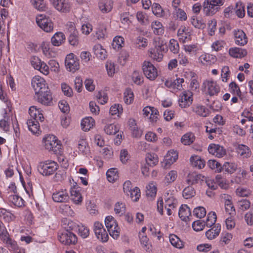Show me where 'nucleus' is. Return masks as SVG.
I'll list each match as a JSON object with an SVG mask.
<instances>
[{
	"label": "nucleus",
	"mask_w": 253,
	"mask_h": 253,
	"mask_svg": "<svg viewBox=\"0 0 253 253\" xmlns=\"http://www.w3.org/2000/svg\"><path fill=\"white\" fill-rule=\"evenodd\" d=\"M58 169V164L52 160L41 162L38 165L39 172L44 176H49L53 174Z\"/></svg>",
	"instance_id": "nucleus-1"
},
{
	"label": "nucleus",
	"mask_w": 253,
	"mask_h": 253,
	"mask_svg": "<svg viewBox=\"0 0 253 253\" xmlns=\"http://www.w3.org/2000/svg\"><path fill=\"white\" fill-rule=\"evenodd\" d=\"M45 148L55 154H59L62 152V145L60 142L53 135H48L42 140Z\"/></svg>",
	"instance_id": "nucleus-2"
},
{
	"label": "nucleus",
	"mask_w": 253,
	"mask_h": 253,
	"mask_svg": "<svg viewBox=\"0 0 253 253\" xmlns=\"http://www.w3.org/2000/svg\"><path fill=\"white\" fill-rule=\"evenodd\" d=\"M225 0H205L203 3V11L207 16L215 14L223 5Z\"/></svg>",
	"instance_id": "nucleus-3"
},
{
	"label": "nucleus",
	"mask_w": 253,
	"mask_h": 253,
	"mask_svg": "<svg viewBox=\"0 0 253 253\" xmlns=\"http://www.w3.org/2000/svg\"><path fill=\"white\" fill-rule=\"evenodd\" d=\"M174 191H167L164 195L165 208L168 215H171L176 210L178 201L174 194Z\"/></svg>",
	"instance_id": "nucleus-4"
},
{
	"label": "nucleus",
	"mask_w": 253,
	"mask_h": 253,
	"mask_svg": "<svg viewBox=\"0 0 253 253\" xmlns=\"http://www.w3.org/2000/svg\"><path fill=\"white\" fill-rule=\"evenodd\" d=\"M105 224L110 235L115 239H117L120 235V228L114 217L111 215L106 216Z\"/></svg>",
	"instance_id": "nucleus-5"
},
{
	"label": "nucleus",
	"mask_w": 253,
	"mask_h": 253,
	"mask_svg": "<svg viewBox=\"0 0 253 253\" xmlns=\"http://www.w3.org/2000/svg\"><path fill=\"white\" fill-rule=\"evenodd\" d=\"M58 240L61 243L67 246L75 245L78 240L76 235L68 230L59 233Z\"/></svg>",
	"instance_id": "nucleus-6"
},
{
	"label": "nucleus",
	"mask_w": 253,
	"mask_h": 253,
	"mask_svg": "<svg viewBox=\"0 0 253 253\" xmlns=\"http://www.w3.org/2000/svg\"><path fill=\"white\" fill-rule=\"evenodd\" d=\"M38 25L45 32H50L53 29V24L51 21L43 15H40L36 17Z\"/></svg>",
	"instance_id": "nucleus-7"
},
{
	"label": "nucleus",
	"mask_w": 253,
	"mask_h": 253,
	"mask_svg": "<svg viewBox=\"0 0 253 253\" xmlns=\"http://www.w3.org/2000/svg\"><path fill=\"white\" fill-rule=\"evenodd\" d=\"M193 102V93L189 90L183 91L180 94L178 104L181 108L190 106Z\"/></svg>",
	"instance_id": "nucleus-8"
},
{
	"label": "nucleus",
	"mask_w": 253,
	"mask_h": 253,
	"mask_svg": "<svg viewBox=\"0 0 253 253\" xmlns=\"http://www.w3.org/2000/svg\"><path fill=\"white\" fill-rule=\"evenodd\" d=\"M32 85L35 90L36 94L44 90H47L48 87L45 83V81L39 76H36L32 80Z\"/></svg>",
	"instance_id": "nucleus-9"
},
{
	"label": "nucleus",
	"mask_w": 253,
	"mask_h": 253,
	"mask_svg": "<svg viewBox=\"0 0 253 253\" xmlns=\"http://www.w3.org/2000/svg\"><path fill=\"white\" fill-rule=\"evenodd\" d=\"M93 228L94 232L98 239L103 242L108 241V235L101 223L98 221H95L93 224Z\"/></svg>",
	"instance_id": "nucleus-10"
},
{
	"label": "nucleus",
	"mask_w": 253,
	"mask_h": 253,
	"mask_svg": "<svg viewBox=\"0 0 253 253\" xmlns=\"http://www.w3.org/2000/svg\"><path fill=\"white\" fill-rule=\"evenodd\" d=\"M142 69L145 76L150 80H154L157 77V71L154 66L149 61H144Z\"/></svg>",
	"instance_id": "nucleus-11"
},
{
	"label": "nucleus",
	"mask_w": 253,
	"mask_h": 253,
	"mask_svg": "<svg viewBox=\"0 0 253 253\" xmlns=\"http://www.w3.org/2000/svg\"><path fill=\"white\" fill-rule=\"evenodd\" d=\"M65 64L67 69L70 72H74L79 69V60L73 53H70L67 55Z\"/></svg>",
	"instance_id": "nucleus-12"
},
{
	"label": "nucleus",
	"mask_w": 253,
	"mask_h": 253,
	"mask_svg": "<svg viewBox=\"0 0 253 253\" xmlns=\"http://www.w3.org/2000/svg\"><path fill=\"white\" fill-rule=\"evenodd\" d=\"M50 1L59 11L67 13L70 10L71 5L69 0H50Z\"/></svg>",
	"instance_id": "nucleus-13"
},
{
	"label": "nucleus",
	"mask_w": 253,
	"mask_h": 253,
	"mask_svg": "<svg viewBox=\"0 0 253 253\" xmlns=\"http://www.w3.org/2000/svg\"><path fill=\"white\" fill-rule=\"evenodd\" d=\"M36 94L38 101L44 105H50L52 103V96L49 88Z\"/></svg>",
	"instance_id": "nucleus-14"
},
{
	"label": "nucleus",
	"mask_w": 253,
	"mask_h": 253,
	"mask_svg": "<svg viewBox=\"0 0 253 253\" xmlns=\"http://www.w3.org/2000/svg\"><path fill=\"white\" fill-rule=\"evenodd\" d=\"M208 151L217 158H222L226 155V150L219 144H210L208 147Z\"/></svg>",
	"instance_id": "nucleus-15"
},
{
	"label": "nucleus",
	"mask_w": 253,
	"mask_h": 253,
	"mask_svg": "<svg viewBox=\"0 0 253 253\" xmlns=\"http://www.w3.org/2000/svg\"><path fill=\"white\" fill-rule=\"evenodd\" d=\"M205 91L211 96L217 94L220 91V87L215 82L207 81L203 83Z\"/></svg>",
	"instance_id": "nucleus-16"
},
{
	"label": "nucleus",
	"mask_w": 253,
	"mask_h": 253,
	"mask_svg": "<svg viewBox=\"0 0 253 253\" xmlns=\"http://www.w3.org/2000/svg\"><path fill=\"white\" fill-rule=\"evenodd\" d=\"M143 112L144 117H147L151 122H156L158 119L159 111L153 107L146 106L144 107Z\"/></svg>",
	"instance_id": "nucleus-17"
},
{
	"label": "nucleus",
	"mask_w": 253,
	"mask_h": 253,
	"mask_svg": "<svg viewBox=\"0 0 253 253\" xmlns=\"http://www.w3.org/2000/svg\"><path fill=\"white\" fill-rule=\"evenodd\" d=\"M178 153L173 150L169 151L165 157L164 160V167L166 169L168 168L172 164H173L178 159Z\"/></svg>",
	"instance_id": "nucleus-18"
},
{
	"label": "nucleus",
	"mask_w": 253,
	"mask_h": 253,
	"mask_svg": "<svg viewBox=\"0 0 253 253\" xmlns=\"http://www.w3.org/2000/svg\"><path fill=\"white\" fill-rule=\"evenodd\" d=\"M53 200L57 203L66 202L69 199V196L66 189L56 191L52 194Z\"/></svg>",
	"instance_id": "nucleus-19"
},
{
	"label": "nucleus",
	"mask_w": 253,
	"mask_h": 253,
	"mask_svg": "<svg viewBox=\"0 0 253 253\" xmlns=\"http://www.w3.org/2000/svg\"><path fill=\"white\" fill-rule=\"evenodd\" d=\"M234 35L235 37V42L236 44L243 46L247 43V37L243 30H234Z\"/></svg>",
	"instance_id": "nucleus-20"
},
{
	"label": "nucleus",
	"mask_w": 253,
	"mask_h": 253,
	"mask_svg": "<svg viewBox=\"0 0 253 253\" xmlns=\"http://www.w3.org/2000/svg\"><path fill=\"white\" fill-rule=\"evenodd\" d=\"M149 56L154 60L160 62L163 58L162 47L160 45L156 46L149 50Z\"/></svg>",
	"instance_id": "nucleus-21"
},
{
	"label": "nucleus",
	"mask_w": 253,
	"mask_h": 253,
	"mask_svg": "<svg viewBox=\"0 0 253 253\" xmlns=\"http://www.w3.org/2000/svg\"><path fill=\"white\" fill-rule=\"evenodd\" d=\"M238 155L241 159H248L252 155L250 148L244 144H239L237 148Z\"/></svg>",
	"instance_id": "nucleus-22"
},
{
	"label": "nucleus",
	"mask_w": 253,
	"mask_h": 253,
	"mask_svg": "<svg viewBox=\"0 0 253 253\" xmlns=\"http://www.w3.org/2000/svg\"><path fill=\"white\" fill-rule=\"evenodd\" d=\"M41 111V110L38 109L36 106H31L29 109V113L30 115V118L29 119L42 122L44 118Z\"/></svg>",
	"instance_id": "nucleus-23"
},
{
	"label": "nucleus",
	"mask_w": 253,
	"mask_h": 253,
	"mask_svg": "<svg viewBox=\"0 0 253 253\" xmlns=\"http://www.w3.org/2000/svg\"><path fill=\"white\" fill-rule=\"evenodd\" d=\"M69 228L71 230H73L74 229L78 230L79 235H80L83 238H86L89 236V229L82 223L78 225H74V226L71 225L69 226Z\"/></svg>",
	"instance_id": "nucleus-24"
},
{
	"label": "nucleus",
	"mask_w": 253,
	"mask_h": 253,
	"mask_svg": "<svg viewBox=\"0 0 253 253\" xmlns=\"http://www.w3.org/2000/svg\"><path fill=\"white\" fill-rule=\"evenodd\" d=\"M178 215L183 221H187L191 215V210L187 205H182L179 209Z\"/></svg>",
	"instance_id": "nucleus-25"
},
{
	"label": "nucleus",
	"mask_w": 253,
	"mask_h": 253,
	"mask_svg": "<svg viewBox=\"0 0 253 253\" xmlns=\"http://www.w3.org/2000/svg\"><path fill=\"white\" fill-rule=\"evenodd\" d=\"M2 241L6 245L5 247L9 250H11L15 253H19L20 252V250L17 245V242L11 239L10 236L5 239H3Z\"/></svg>",
	"instance_id": "nucleus-26"
},
{
	"label": "nucleus",
	"mask_w": 253,
	"mask_h": 253,
	"mask_svg": "<svg viewBox=\"0 0 253 253\" xmlns=\"http://www.w3.org/2000/svg\"><path fill=\"white\" fill-rule=\"evenodd\" d=\"M98 7L102 13H108L112 9L113 1L112 0H100Z\"/></svg>",
	"instance_id": "nucleus-27"
},
{
	"label": "nucleus",
	"mask_w": 253,
	"mask_h": 253,
	"mask_svg": "<svg viewBox=\"0 0 253 253\" xmlns=\"http://www.w3.org/2000/svg\"><path fill=\"white\" fill-rule=\"evenodd\" d=\"M220 230V225L219 224H216L206 232V236L208 239L212 240L218 236Z\"/></svg>",
	"instance_id": "nucleus-28"
},
{
	"label": "nucleus",
	"mask_w": 253,
	"mask_h": 253,
	"mask_svg": "<svg viewBox=\"0 0 253 253\" xmlns=\"http://www.w3.org/2000/svg\"><path fill=\"white\" fill-rule=\"evenodd\" d=\"M193 111L197 115L206 117L210 115V111L205 106L200 104H197L193 107Z\"/></svg>",
	"instance_id": "nucleus-29"
},
{
	"label": "nucleus",
	"mask_w": 253,
	"mask_h": 253,
	"mask_svg": "<svg viewBox=\"0 0 253 253\" xmlns=\"http://www.w3.org/2000/svg\"><path fill=\"white\" fill-rule=\"evenodd\" d=\"M93 50L96 56L101 60L107 57V52L100 44H96L93 47Z\"/></svg>",
	"instance_id": "nucleus-30"
},
{
	"label": "nucleus",
	"mask_w": 253,
	"mask_h": 253,
	"mask_svg": "<svg viewBox=\"0 0 253 253\" xmlns=\"http://www.w3.org/2000/svg\"><path fill=\"white\" fill-rule=\"evenodd\" d=\"M229 53L233 57L241 58L247 55V52L242 48L233 47L229 49Z\"/></svg>",
	"instance_id": "nucleus-31"
},
{
	"label": "nucleus",
	"mask_w": 253,
	"mask_h": 253,
	"mask_svg": "<svg viewBox=\"0 0 253 253\" xmlns=\"http://www.w3.org/2000/svg\"><path fill=\"white\" fill-rule=\"evenodd\" d=\"M65 40V35L62 32H58L52 37L51 42L53 45L58 46L63 43Z\"/></svg>",
	"instance_id": "nucleus-32"
},
{
	"label": "nucleus",
	"mask_w": 253,
	"mask_h": 253,
	"mask_svg": "<svg viewBox=\"0 0 253 253\" xmlns=\"http://www.w3.org/2000/svg\"><path fill=\"white\" fill-rule=\"evenodd\" d=\"M190 162L193 167L199 169L203 168L205 166V162L200 156H192L190 158Z\"/></svg>",
	"instance_id": "nucleus-33"
},
{
	"label": "nucleus",
	"mask_w": 253,
	"mask_h": 253,
	"mask_svg": "<svg viewBox=\"0 0 253 253\" xmlns=\"http://www.w3.org/2000/svg\"><path fill=\"white\" fill-rule=\"evenodd\" d=\"M183 49L186 52L189 54L195 55L201 49V47L198 43H194L184 45Z\"/></svg>",
	"instance_id": "nucleus-34"
},
{
	"label": "nucleus",
	"mask_w": 253,
	"mask_h": 253,
	"mask_svg": "<svg viewBox=\"0 0 253 253\" xmlns=\"http://www.w3.org/2000/svg\"><path fill=\"white\" fill-rule=\"evenodd\" d=\"M153 33L157 35H162L164 33L165 28L161 22L159 21H154L151 24Z\"/></svg>",
	"instance_id": "nucleus-35"
},
{
	"label": "nucleus",
	"mask_w": 253,
	"mask_h": 253,
	"mask_svg": "<svg viewBox=\"0 0 253 253\" xmlns=\"http://www.w3.org/2000/svg\"><path fill=\"white\" fill-rule=\"evenodd\" d=\"M157 187L153 183H150L146 186V195L149 200H153L157 194Z\"/></svg>",
	"instance_id": "nucleus-36"
},
{
	"label": "nucleus",
	"mask_w": 253,
	"mask_h": 253,
	"mask_svg": "<svg viewBox=\"0 0 253 253\" xmlns=\"http://www.w3.org/2000/svg\"><path fill=\"white\" fill-rule=\"evenodd\" d=\"M27 124L29 130L33 134L39 133L40 131V126L38 121L32 119H28Z\"/></svg>",
	"instance_id": "nucleus-37"
},
{
	"label": "nucleus",
	"mask_w": 253,
	"mask_h": 253,
	"mask_svg": "<svg viewBox=\"0 0 253 253\" xmlns=\"http://www.w3.org/2000/svg\"><path fill=\"white\" fill-rule=\"evenodd\" d=\"M94 121L91 117H86L81 122L82 129L85 131H88L94 125Z\"/></svg>",
	"instance_id": "nucleus-38"
},
{
	"label": "nucleus",
	"mask_w": 253,
	"mask_h": 253,
	"mask_svg": "<svg viewBox=\"0 0 253 253\" xmlns=\"http://www.w3.org/2000/svg\"><path fill=\"white\" fill-rule=\"evenodd\" d=\"M78 148L79 152L84 155H87L90 152L88 145L84 139H80L79 141Z\"/></svg>",
	"instance_id": "nucleus-39"
},
{
	"label": "nucleus",
	"mask_w": 253,
	"mask_h": 253,
	"mask_svg": "<svg viewBox=\"0 0 253 253\" xmlns=\"http://www.w3.org/2000/svg\"><path fill=\"white\" fill-rule=\"evenodd\" d=\"M8 200L10 203L18 207H21L24 205V201L18 195H11L9 196Z\"/></svg>",
	"instance_id": "nucleus-40"
},
{
	"label": "nucleus",
	"mask_w": 253,
	"mask_h": 253,
	"mask_svg": "<svg viewBox=\"0 0 253 253\" xmlns=\"http://www.w3.org/2000/svg\"><path fill=\"white\" fill-rule=\"evenodd\" d=\"M71 199L76 204H80L82 202V197L79 191L75 188L72 189L70 191Z\"/></svg>",
	"instance_id": "nucleus-41"
},
{
	"label": "nucleus",
	"mask_w": 253,
	"mask_h": 253,
	"mask_svg": "<svg viewBox=\"0 0 253 253\" xmlns=\"http://www.w3.org/2000/svg\"><path fill=\"white\" fill-rule=\"evenodd\" d=\"M169 240L171 244L178 249H181L183 247V242L176 235L170 234L169 236Z\"/></svg>",
	"instance_id": "nucleus-42"
},
{
	"label": "nucleus",
	"mask_w": 253,
	"mask_h": 253,
	"mask_svg": "<svg viewBox=\"0 0 253 253\" xmlns=\"http://www.w3.org/2000/svg\"><path fill=\"white\" fill-rule=\"evenodd\" d=\"M195 139L194 134L192 132H189L182 136L181 141L185 145H189L194 141Z\"/></svg>",
	"instance_id": "nucleus-43"
},
{
	"label": "nucleus",
	"mask_w": 253,
	"mask_h": 253,
	"mask_svg": "<svg viewBox=\"0 0 253 253\" xmlns=\"http://www.w3.org/2000/svg\"><path fill=\"white\" fill-rule=\"evenodd\" d=\"M105 67L107 74L110 77H113L117 70L116 65L111 61H107L106 62Z\"/></svg>",
	"instance_id": "nucleus-44"
},
{
	"label": "nucleus",
	"mask_w": 253,
	"mask_h": 253,
	"mask_svg": "<svg viewBox=\"0 0 253 253\" xmlns=\"http://www.w3.org/2000/svg\"><path fill=\"white\" fill-rule=\"evenodd\" d=\"M146 162L151 167L156 165L158 163V157L155 154L148 153L146 156Z\"/></svg>",
	"instance_id": "nucleus-45"
},
{
	"label": "nucleus",
	"mask_w": 253,
	"mask_h": 253,
	"mask_svg": "<svg viewBox=\"0 0 253 253\" xmlns=\"http://www.w3.org/2000/svg\"><path fill=\"white\" fill-rule=\"evenodd\" d=\"M235 13L239 18H243L245 15V7L241 1H238L236 4Z\"/></svg>",
	"instance_id": "nucleus-46"
},
{
	"label": "nucleus",
	"mask_w": 253,
	"mask_h": 253,
	"mask_svg": "<svg viewBox=\"0 0 253 253\" xmlns=\"http://www.w3.org/2000/svg\"><path fill=\"white\" fill-rule=\"evenodd\" d=\"M196 191L194 188L191 186L185 187L182 191V196L184 198L188 199L195 195Z\"/></svg>",
	"instance_id": "nucleus-47"
},
{
	"label": "nucleus",
	"mask_w": 253,
	"mask_h": 253,
	"mask_svg": "<svg viewBox=\"0 0 253 253\" xmlns=\"http://www.w3.org/2000/svg\"><path fill=\"white\" fill-rule=\"evenodd\" d=\"M169 48L173 54L178 53L180 48L177 41L173 39H170L169 43Z\"/></svg>",
	"instance_id": "nucleus-48"
},
{
	"label": "nucleus",
	"mask_w": 253,
	"mask_h": 253,
	"mask_svg": "<svg viewBox=\"0 0 253 253\" xmlns=\"http://www.w3.org/2000/svg\"><path fill=\"white\" fill-rule=\"evenodd\" d=\"M215 180L217 185H219L222 189H227L229 185L227 180L223 178L221 174H218L216 176Z\"/></svg>",
	"instance_id": "nucleus-49"
},
{
	"label": "nucleus",
	"mask_w": 253,
	"mask_h": 253,
	"mask_svg": "<svg viewBox=\"0 0 253 253\" xmlns=\"http://www.w3.org/2000/svg\"><path fill=\"white\" fill-rule=\"evenodd\" d=\"M107 180L111 182H114L118 178L117 170L115 168H111L106 172Z\"/></svg>",
	"instance_id": "nucleus-50"
},
{
	"label": "nucleus",
	"mask_w": 253,
	"mask_h": 253,
	"mask_svg": "<svg viewBox=\"0 0 253 253\" xmlns=\"http://www.w3.org/2000/svg\"><path fill=\"white\" fill-rule=\"evenodd\" d=\"M237 169V165L234 163L225 162L222 167V169L230 173H234Z\"/></svg>",
	"instance_id": "nucleus-51"
},
{
	"label": "nucleus",
	"mask_w": 253,
	"mask_h": 253,
	"mask_svg": "<svg viewBox=\"0 0 253 253\" xmlns=\"http://www.w3.org/2000/svg\"><path fill=\"white\" fill-rule=\"evenodd\" d=\"M124 44V38L121 36H116L113 41L112 46L115 49L121 48Z\"/></svg>",
	"instance_id": "nucleus-52"
},
{
	"label": "nucleus",
	"mask_w": 253,
	"mask_h": 253,
	"mask_svg": "<svg viewBox=\"0 0 253 253\" xmlns=\"http://www.w3.org/2000/svg\"><path fill=\"white\" fill-rule=\"evenodd\" d=\"M216 220V215L215 212H210L208 213L206 221H205L206 225L208 227H211L215 225Z\"/></svg>",
	"instance_id": "nucleus-53"
},
{
	"label": "nucleus",
	"mask_w": 253,
	"mask_h": 253,
	"mask_svg": "<svg viewBox=\"0 0 253 253\" xmlns=\"http://www.w3.org/2000/svg\"><path fill=\"white\" fill-rule=\"evenodd\" d=\"M177 177V172L176 170H172L166 175L165 181L168 184L174 182Z\"/></svg>",
	"instance_id": "nucleus-54"
},
{
	"label": "nucleus",
	"mask_w": 253,
	"mask_h": 253,
	"mask_svg": "<svg viewBox=\"0 0 253 253\" xmlns=\"http://www.w3.org/2000/svg\"><path fill=\"white\" fill-rule=\"evenodd\" d=\"M229 90L233 95L240 96L242 92L240 87L235 82H231L229 85Z\"/></svg>",
	"instance_id": "nucleus-55"
},
{
	"label": "nucleus",
	"mask_w": 253,
	"mask_h": 253,
	"mask_svg": "<svg viewBox=\"0 0 253 253\" xmlns=\"http://www.w3.org/2000/svg\"><path fill=\"white\" fill-rule=\"evenodd\" d=\"M208 165L210 169L214 170L215 172H221L222 166L220 164L215 160H210L208 161Z\"/></svg>",
	"instance_id": "nucleus-56"
},
{
	"label": "nucleus",
	"mask_w": 253,
	"mask_h": 253,
	"mask_svg": "<svg viewBox=\"0 0 253 253\" xmlns=\"http://www.w3.org/2000/svg\"><path fill=\"white\" fill-rule=\"evenodd\" d=\"M123 112V107L122 105L119 104H115L112 105L110 109V114L112 116L117 115L119 116Z\"/></svg>",
	"instance_id": "nucleus-57"
},
{
	"label": "nucleus",
	"mask_w": 253,
	"mask_h": 253,
	"mask_svg": "<svg viewBox=\"0 0 253 253\" xmlns=\"http://www.w3.org/2000/svg\"><path fill=\"white\" fill-rule=\"evenodd\" d=\"M237 207L241 211H245L251 207V203L247 199H243L237 202Z\"/></svg>",
	"instance_id": "nucleus-58"
},
{
	"label": "nucleus",
	"mask_w": 253,
	"mask_h": 253,
	"mask_svg": "<svg viewBox=\"0 0 253 253\" xmlns=\"http://www.w3.org/2000/svg\"><path fill=\"white\" fill-rule=\"evenodd\" d=\"M104 130L105 132L109 135L115 134L119 131L118 128L114 124H109L105 126Z\"/></svg>",
	"instance_id": "nucleus-59"
},
{
	"label": "nucleus",
	"mask_w": 253,
	"mask_h": 253,
	"mask_svg": "<svg viewBox=\"0 0 253 253\" xmlns=\"http://www.w3.org/2000/svg\"><path fill=\"white\" fill-rule=\"evenodd\" d=\"M174 16L176 19L180 21H185L187 18L185 12L180 8L175 9Z\"/></svg>",
	"instance_id": "nucleus-60"
},
{
	"label": "nucleus",
	"mask_w": 253,
	"mask_h": 253,
	"mask_svg": "<svg viewBox=\"0 0 253 253\" xmlns=\"http://www.w3.org/2000/svg\"><path fill=\"white\" fill-rule=\"evenodd\" d=\"M114 211L120 216L122 215L126 211V205L122 202H118L115 205Z\"/></svg>",
	"instance_id": "nucleus-61"
},
{
	"label": "nucleus",
	"mask_w": 253,
	"mask_h": 253,
	"mask_svg": "<svg viewBox=\"0 0 253 253\" xmlns=\"http://www.w3.org/2000/svg\"><path fill=\"white\" fill-rule=\"evenodd\" d=\"M133 93L130 89H126L124 92V101L127 104H130L133 100Z\"/></svg>",
	"instance_id": "nucleus-62"
},
{
	"label": "nucleus",
	"mask_w": 253,
	"mask_h": 253,
	"mask_svg": "<svg viewBox=\"0 0 253 253\" xmlns=\"http://www.w3.org/2000/svg\"><path fill=\"white\" fill-rule=\"evenodd\" d=\"M193 214L197 218H202L206 215V210L203 207H198L194 209Z\"/></svg>",
	"instance_id": "nucleus-63"
},
{
	"label": "nucleus",
	"mask_w": 253,
	"mask_h": 253,
	"mask_svg": "<svg viewBox=\"0 0 253 253\" xmlns=\"http://www.w3.org/2000/svg\"><path fill=\"white\" fill-rule=\"evenodd\" d=\"M131 200L134 201H137L140 197V190L138 187H135L134 188L132 189L128 195Z\"/></svg>",
	"instance_id": "nucleus-64"
}]
</instances>
